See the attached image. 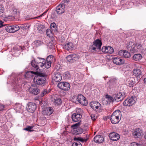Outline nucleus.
I'll list each match as a JSON object with an SVG mask.
<instances>
[{"instance_id": "obj_1", "label": "nucleus", "mask_w": 146, "mask_h": 146, "mask_svg": "<svg viewBox=\"0 0 146 146\" xmlns=\"http://www.w3.org/2000/svg\"><path fill=\"white\" fill-rule=\"evenodd\" d=\"M47 74L42 72H37L33 79L34 82L37 85L44 86L46 84Z\"/></svg>"}, {"instance_id": "obj_2", "label": "nucleus", "mask_w": 146, "mask_h": 146, "mask_svg": "<svg viewBox=\"0 0 146 146\" xmlns=\"http://www.w3.org/2000/svg\"><path fill=\"white\" fill-rule=\"evenodd\" d=\"M120 111L118 110L115 111L111 115L110 120L111 123L113 124H115L119 123L120 120L119 116Z\"/></svg>"}, {"instance_id": "obj_3", "label": "nucleus", "mask_w": 146, "mask_h": 146, "mask_svg": "<svg viewBox=\"0 0 146 146\" xmlns=\"http://www.w3.org/2000/svg\"><path fill=\"white\" fill-rule=\"evenodd\" d=\"M125 95L124 94L119 92L117 94H115L111 97L108 94L106 95V98L108 100H113L114 99L115 100H123L125 97Z\"/></svg>"}, {"instance_id": "obj_4", "label": "nucleus", "mask_w": 146, "mask_h": 146, "mask_svg": "<svg viewBox=\"0 0 146 146\" xmlns=\"http://www.w3.org/2000/svg\"><path fill=\"white\" fill-rule=\"evenodd\" d=\"M102 45V42L101 40L97 39L94 42L93 44L90 47V48L94 51H99Z\"/></svg>"}, {"instance_id": "obj_5", "label": "nucleus", "mask_w": 146, "mask_h": 146, "mask_svg": "<svg viewBox=\"0 0 146 146\" xmlns=\"http://www.w3.org/2000/svg\"><path fill=\"white\" fill-rule=\"evenodd\" d=\"M57 86L59 88L64 90H68L70 89V85L66 82H62L59 83Z\"/></svg>"}, {"instance_id": "obj_6", "label": "nucleus", "mask_w": 146, "mask_h": 146, "mask_svg": "<svg viewBox=\"0 0 146 146\" xmlns=\"http://www.w3.org/2000/svg\"><path fill=\"white\" fill-rule=\"evenodd\" d=\"M28 90L30 93L35 95H37L40 92V90L36 84L31 85L29 88Z\"/></svg>"}, {"instance_id": "obj_7", "label": "nucleus", "mask_w": 146, "mask_h": 146, "mask_svg": "<svg viewBox=\"0 0 146 146\" xmlns=\"http://www.w3.org/2000/svg\"><path fill=\"white\" fill-rule=\"evenodd\" d=\"M54 112V109L52 107L48 106L45 108L42 111V114L44 115L50 116Z\"/></svg>"}, {"instance_id": "obj_8", "label": "nucleus", "mask_w": 146, "mask_h": 146, "mask_svg": "<svg viewBox=\"0 0 146 146\" xmlns=\"http://www.w3.org/2000/svg\"><path fill=\"white\" fill-rule=\"evenodd\" d=\"M45 62H42L40 64H35V59L32 60L31 62V65L32 66V68L34 70H35L36 72H38L39 66L42 67L44 66Z\"/></svg>"}, {"instance_id": "obj_9", "label": "nucleus", "mask_w": 146, "mask_h": 146, "mask_svg": "<svg viewBox=\"0 0 146 146\" xmlns=\"http://www.w3.org/2000/svg\"><path fill=\"white\" fill-rule=\"evenodd\" d=\"M5 28L6 31L10 33H14L18 31L20 29L19 26L16 25L12 26H7Z\"/></svg>"}, {"instance_id": "obj_10", "label": "nucleus", "mask_w": 146, "mask_h": 146, "mask_svg": "<svg viewBox=\"0 0 146 146\" xmlns=\"http://www.w3.org/2000/svg\"><path fill=\"white\" fill-rule=\"evenodd\" d=\"M142 133V131L140 128L134 129L132 132V134L135 138L140 137Z\"/></svg>"}, {"instance_id": "obj_11", "label": "nucleus", "mask_w": 146, "mask_h": 146, "mask_svg": "<svg viewBox=\"0 0 146 146\" xmlns=\"http://www.w3.org/2000/svg\"><path fill=\"white\" fill-rule=\"evenodd\" d=\"M82 117V116L80 113H74L72 115V120L75 122L79 121L81 122L80 120Z\"/></svg>"}, {"instance_id": "obj_12", "label": "nucleus", "mask_w": 146, "mask_h": 146, "mask_svg": "<svg viewBox=\"0 0 146 146\" xmlns=\"http://www.w3.org/2000/svg\"><path fill=\"white\" fill-rule=\"evenodd\" d=\"M65 8L64 4H60L56 7V11L58 14H62L65 11Z\"/></svg>"}, {"instance_id": "obj_13", "label": "nucleus", "mask_w": 146, "mask_h": 146, "mask_svg": "<svg viewBox=\"0 0 146 146\" xmlns=\"http://www.w3.org/2000/svg\"><path fill=\"white\" fill-rule=\"evenodd\" d=\"M133 45V46L131 47L130 49H129V50H130L131 52L133 53L137 52L138 51V49H139L141 46V45L139 44H135L134 43V44Z\"/></svg>"}, {"instance_id": "obj_14", "label": "nucleus", "mask_w": 146, "mask_h": 146, "mask_svg": "<svg viewBox=\"0 0 146 146\" xmlns=\"http://www.w3.org/2000/svg\"><path fill=\"white\" fill-rule=\"evenodd\" d=\"M28 105L27 110L30 112L33 113L36 108V105L35 103L30 102Z\"/></svg>"}, {"instance_id": "obj_15", "label": "nucleus", "mask_w": 146, "mask_h": 146, "mask_svg": "<svg viewBox=\"0 0 146 146\" xmlns=\"http://www.w3.org/2000/svg\"><path fill=\"white\" fill-rule=\"evenodd\" d=\"M109 137L111 140L114 141L117 140L120 138L119 135L114 132L110 133L109 135Z\"/></svg>"}, {"instance_id": "obj_16", "label": "nucleus", "mask_w": 146, "mask_h": 146, "mask_svg": "<svg viewBox=\"0 0 146 146\" xmlns=\"http://www.w3.org/2000/svg\"><path fill=\"white\" fill-rule=\"evenodd\" d=\"M94 139L95 142L97 143H100L104 141V138L102 135H97L95 136Z\"/></svg>"}, {"instance_id": "obj_17", "label": "nucleus", "mask_w": 146, "mask_h": 146, "mask_svg": "<svg viewBox=\"0 0 146 146\" xmlns=\"http://www.w3.org/2000/svg\"><path fill=\"white\" fill-rule=\"evenodd\" d=\"M52 79L56 82H59L62 79V76L59 73L55 72L53 76Z\"/></svg>"}, {"instance_id": "obj_18", "label": "nucleus", "mask_w": 146, "mask_h": 146, "mask_svg": "<svg viewBox=\"0 0 146 146\" xmlns=\"http://www.w3.org/2000/svg\"><path fill=\"white\" fill-rule=\"evenodd\" d=\"M67 60L70 62H73L76 61L78 59V58L75 54H71L67 56Z\"/></svg>"}, {"instance_id": "obj_19", "label": "nucleus", "mask_w": 146, "mask_h": 146, "mask_svg": "<svg viewBox=\"0 0 146 146\" xmlns=\"http://www.w3.org/2000/svg\"><path fill=\"white\" fill-rule=\"evenodd\" d=\"M90 104L91 107L94 110L98 109L100 106V103L97 101H92Z\"/></svg>"}, {"instance_id": "obj_20", "label": "nucleus", "mask_w": 146, "mask_h": 146, "mask_svg": "<svg viewBox=\"0 0 146 146\" xmlns=\"http://www.w3.org/2000/svg\"><path fill=\"white\" fill-rule=\"evenodd\" d=\"M113 62L116 65H121L124 64V60L117 57L113 58Z\"/></svg>"}, {"instance_id": "obj_21", "label": "nucleus", "mask_w": 146, "mask_h": 146, "mask_svg": "<svg viewBox=\"0 0 146 146\" xmlns=\"http://www.w3.org/2000/svg\"><path fill=\"white\" fill-rule=\"evenodd\" d=\"M72 98L73 100H86V98L82 94L74 96Z\"/></svg>"}, {"instance_id": "obj_22", "label": "nucleus", "mask_w": 146, "mask_h": 146, "mask_svg": "<svg viewBox=\"0 0 146 146\" xmlns=\"http://www.w3.org/2000/svg\"><path fill=\"white\" fill-rule=\"evenodd\" d=\"M127 82V84L130 87L133 86L135 83V80L133 78H131L128 79Z\"/></svg>"}, {"instance_id": "obj_23", "label": "nucleus", "mask_w": 146, "mask_h": 146, "mask_svg": "<svg viewBox=\"0 0 146 146\" xmlns=\"http://www.w3.org/2000/svg\"><path fill=\"white\" fill-rule=\"evenodd\" d=\"M73 46V43L70 42L66 44L64 46L63 48L67 50H71Z\"/></svg>"}, {"instance_id": "obj_24", "label": "nucleus", "mask_w": 146, "mask_h": 146, "mask_svg": "<svg viewBox=\"0 0 146 146\" xmlns=\"http://www.w3.org/2000/svg\"><path fill=\"white\" fill-rule=\"evenodd\" d=\"M133 74L136 77L138 76L141 74V70L139 69H134L133 70Z\"/></svg>"}, {"instance_id": "obj_25", "label": "nucleus", "mask_w": 146, "mask_h": 146, "mask_svg": "<svg viewBox=\"0 0 146 146\" xmlns=\"http://www.w3.org/2000/svg\"><path fill=\"white\" fill-rule=\"evenodd\" d=\"M37 72H33L32 71H28L26 72L25 76L27 78H31L33 77V74H36Z\"/></svg>"}, {"instance_id": "obj_26", "label": "nucleus", "mask_w": 146, "mask_h": 146, "mask_svg": "<svg viewBox=\"0 0 146 146\" xmlns=\"http://www.w3.org/2000/svg\"><path fill=\"white\" fill-rule=\"evenodd\" d=\"M39 104L43 110L44 108L47 107V101H39Z\"/></svg>"}, {"instance_id": "obj_27", "label": "nucleus", "mask_w": 146, "mask_h": 146, "mask_svg": "<svg viewBox=\"0 0 146 146\" xmlns=\"http://www.w3.org/2000/svg\"><path fill=\"white\" fill-rule=\"evenodd\" d=\"M81 125V122L80 121H79L77 123L71 126V128L73 129L75 131Z\"/></svg>"}, {"instance_id": "obj_28", "label": "nucleus", "mask_w": 146, "mask_h": 146, "mask_svg": "<svg viewBox=\"0 0 146 146\" xmlns=\"http://www.w3.org/2000/svg\"><path fill=\"white\" fill-rule=\"evenodd\" d=\"M142 58L141 55L139 54H134L133 57V59L135 61L139 60Z\"/></svg>"}, {"instance_id": "obj_29", "label": "nucleus", "mask_w": 146, "mask_h": 146, "mask_svg": "<svg viewBox=\"0 0 146 146\" xmlns=\"http://www.w3.org/2000/svg\"><path fill=\"white\" fill-rule=\"evenodd\" d=\"M134 103L133 101H124L123 104L125 106H130L133 105Z\"/></svg>"}, {"instance_id": "obj_30", "label": "nucleus", "mask_w": 146, "mask_h": 146, "mask_svg": "<svg viewBox=\"0 0 146 146\" xmlns=\"http://www.w3.org/2000/svg\"><path fill=\"white\" fill-rule=\"evenodd\" d=\"M35 60V64H40L41 63L45 62V59L38 57Z\"/></svg>"}, {"instance_id": "obj_31", "label": "nucleus", "mask_w": 146, "mask_h": 146, "mask_svg": "<svg viewBox=\"0 0 146 146\" xmlns=\"http://www.w3.org/2000/svg\"><path fill=\"white\" fill-rule=\"evenodd\" d=\"M51 91V90L50 89H44L41 92V95L42 97L44 96L45 95L48 94Z\"/></svg>"}, {"instance_id": "obj_32", "label": "nucleus", "mask_w": 146, "mask_h": 146, "mask_svg": "<svg viewBox=\"0 0 146 146\" xmlns=\"http://www.w3.org/2000/svg\"><path fill=\"white\" fill-rule=\"evenodd\" d=\"M107 53L112 54L114 52V50L113 48L110 46H106Z\"/></svg>"}, {"instance_id": "obj_33", "label": "nucleus", "mask_w": 146, "mask_h": 146, "mask_svg": "<svg viewBox=\"0 0 146 146\" xmlns=\"http://www.w3.org/2000/svg\"><path fill=\"white\" fill-rule=\"evenodd\" d=\"M74 141H79L81 142H86L87 141V139H84L80 137H75L74 138Z\"/></svg>"}, {"instance_id": "obj_34", "label": "nucleus", "mask_w": 146, "mask_h": 146, "mask_svg": "<svg viewBox=\"0 0 146 146\" xmlns=\"http://www.w3.org/2000/svg\"><path fill=\"white\" fill-rule=\"evenodd\" d=\"M63 76L65 79H68L70 77L71 75L68 72H66L63 74Z\"/></svg>"}, {"instance_id": "obj_35", "label": "nucleus", "mask_w": 146, "mask_h": 146, "mask_svg": "<svg viewBox=\"0 0 146 146\" xmlns=\"http://www.w3.org/2000/svg\"><path fill=\"white\" fill-rule=\"evenodd\" d=\"M123 55V57L125 58H129L131 56L130 53L126 50H124V52Z\"/></svg>"}, {"instance_id": "obj_36", "label": "nucleus", "mask_w": 146, "mask_h": 146, "mask_svg": "<svg viewBox=\"0 0 146 146\" xmlns=\"http://www.w3.org/2000/svg\"><path fill=\"white\" fill-rule=\"evenodd\" d=\"M12 13L14 17H17L19 15V13L18 12L17 9H13Z\"/></svg>"}, {"instance_id": "obj_37", "label": "nucleus", "mask_w": 146, "mask_h": 146, "mask_svg": "<svg viewBox=\"0 0 146 146\" xmlns=\"http://www.w3.org/2000/svg\"><path fill=\"white\" fill-rule=\"evenodd\" d=\"M50 28L51 29L54 31H56L57 27L55 23H52L50 25Z\"/></svg>"}, {"instance_id": "obj_38", "label": "nucleus", "mask_w": 146, "mask_h": 146, "mask_svg": "<svg viewBox=\"0 0 146 146\" xmlns=\"http://www.w3.org/2000/svg\"><path fill=\"white\" fill-rule=\"evenodd\" d=\"M20 27L23 29H29L30 27V26L29 25L24 24L21 25Z\"/></svg>"}, {"instance_id": "obj_39", "label": "nucleus", "mask_w": 146, "mask_h": 146, "mask_svg": "<svg viewBox=\"0 0 146 146\" xmlns=\"http://www.w3.org/2000/svg\"><path fill=\"white\" fill-rule=\"evenodd\" d=\"M51 62H46L45 60V63L44 64V67L47 68H49L51 66Z\"/></svg>"}, {"instance_id": "obj_40", "label": "nucleus", "mask_w": 146, "mask_h": 146, "mask_svg": "<svg viewBox=\"0 0 146 146\" xmlns=\"http://www.w3.org/2000/svg\"><path fill=\"white\" fill-rule=\"evenodd\" d=\"M134 44V43L132 42H129L127 44V46L126 47H127V48L129 50V49H130L131 47H132L133 46V45Z\"/></svg>"}, {"instance_id": "obj_41", "label": "nucleus", "mask_w": 146, "mask_h": 146, "mask_svg": "<svg viewBox=\"0 0 146 146\" xmlns=\"http://www.w3.org/2000/svg\"><path fill=\"white\" fill-rule=\"evenodd\" d=\"M76 133L78 134H79L82 133L83 131V130L80 127H78L76 130Z\"/></svg>"}, {"instance_id": "obj_42", "label": "nucleus", "mask_w": 146, "mask_h": 146, "mask_svg": "<svg viewBox=\"0 0 146 146\" xmlns=\"http://www.w3.org/2000/svg\"><path fill=\"white\" fill-rule=\"evenodd\" d=\"M53 56L52 55H50L48 56L46 58L47 62H51L52 61V59Z\"/></svg>"}, {"instance_id": "obj_43", "label": "nucleus", "mask_w": 146, "mask_h": 146, "mask_svg": "<svg viewBox=\"0 0 146 146\" xmlns=\"http://www.w3.org/2000/svg\"><path fill=\"white\" fill-rule=\"evenodd\" d=\"M34 43L35 44L36 46H38L41 45L42 42L40 40H36L34 42Z\"/></svg>"}, {"instance_id": "obj_44", "label": "nucleus", "mask_w": 146, "mask_h": 146, "mask_svg": "<svg viewBox=\"0 0 146 146\" xmlns=\"http://www.w3.org/2000/svg\"><path fill=\"white\" fill-rule=\"evenodd\" d=\"M72 146H82V145L80 142L77 141L74 142Z\"/></svg>"}, {"instance_id": "obj_45", "label": "nucleus", "mask_w": 146, "mask_h": 146, "mask_svg": "<svg viewBox=\"0 0 146 146\" xmlns=\"http://www.w3.org/2000/svg\"><path fill=\"white\" fill-rule=\"evenodd\" d=\"M78 103H80L82 105L86 106L88 104V101H77Z\"/></svg>"}, {"instance_id": "obj_46", "label": "nucleus", "mask_w": 146, "mask_h": 146, "mask_svg": "<svg viewBox=\"0 0 146 146\" xmlns=\"http://www.w3.org/2000/svg\"><path fill=\"white\" fill-rule=\"evenodd\" d=\"M33 126H29L27 127L24 128V130H26L28 131H32L31 130V129H32L33 128Z\"/></svg>"}, {"instance_id": "obj_47", "label": "nucleus", "mask_w": 146, "mask_h": 146, "mask_svg": "<svg viewBox=\"0 0 146 146\" xmlns=\"http://www.w3.org/2000/svg\"><path fill=\"white\" fill-rule=\"evenodd\" d=\"M54 103L55 105L60 106L62 104L61 101H54Z\"/></svg>"}, {"instance_id": "obj_48", "label": "nucleus", "mask_w": 146, "mask_h": 146, "mask_svg": "<svg viewBox=\"0 0 146 146\" xmlns=\"http://www.w3.org/2000/svg\"><path fill=\"white\" fill-rule=\"evenodd\" d=\"M4 7L2 5H0V15H1L4 12Z\"/></svg>"}, {"instance_id": "obj_49", "label": "nucleus", "mask_w": 146, "mask_h": 146, "mask_svg": "<svg viewBox=\"0 0 146 146\" xmlns=\"http://www.w3.org/2000/svg\"><path fill=\"white\" fill-rule=\"evenodd\" d=\"M124 50H121L119 51L118 52V54L119 56H122L123 57Z\"/></svg>"}, {"instance_id": "obj_50", "label": "nucleus", "mask_w": 146, "mask_h": 146, "mask_svg": "<svg viewBox=\"0 0 146 146\" xmlns=\"http://www.w3.org/2000/svg\"><path fill=\"white\" fill-rule=\"evenodd\" d=\"M46 35L50 37V34L51 32L49 29H48L46 30Z\"/></svg>"}, {"instance_id": "obj_51", "label": "nucleus", "mask_w": 146, "mask_h": 146, "mask_svg": "<svg viewBox=\"0 0 146 146\" xmlns=\"http://www.w3.org/2000/svg\"><path fill=\"white\" fill-rule=\"evenodd\" d=\"M102 51L103 52L107 53L106 46H103L102 49Z\"/></svg>"}, {"instance_id": "obj_52", "label": "nucleus", "mask_w": 146, "mask_h": 146, "mask_svg": "<svg viewBox=\"0 0 146 146\" xmlns=\"http://www.w3.org/2000/svg\"><path fill=\"white\" fill-rule=\"evenodd\" d=\"M102 103L104 105L109 104L110 103V101H102Z\"/></svg>"}, {"instance_id": "obj_53", "label": "nucleus", "mask_w": 146, "mask_h": 146, "mask_svg": "<svg viewBox=\"0 0 146 146\" xmlns=\"http://www.w3.org/2000/svg\"><path fill=\"white\" fill-rule=\"evenodd\" d=\"M130 98L128 100H137V98H135V96H133L131 97H130Z\"/></svg>"}, {"instance_id": "obj_54", "label": "nucleus", "mask_w": 146, "mask_h": 146, "mask_svg": "<svg viewBox=\"0 0 146 146\" xmlns=\"http://www.w3.org/2000/svg\"><path fill=\"white\" fill-rule=\"evenodd\" d=\"M130 146H140V145L136 143L133 142L131 143Z\"/></svg>"}, {"instance_id": "obj_55", "label": "nucleus", "mask_w": 146, "mask_h": 146, "mask_svg": "<svg viewBox=\"0 0 146 146\" xmlns=\"http://www.w3.org/2000/svg\"><path fill=\"white\" fill-rule=\"evenodd\" d=\"M91 117L92 120L94 121L95 120L96 118V116H95L94 114H91Z\"/></svg>"}, {"instance_id": "obj_56", "label": "nucleus", "mask_w": 146, "mask_h": 146, "mask_svg": "<svg viewBox=\"0 0 146 146\" xmlns=\"http://www.w3.org/2000/svg\"><path fill=\"white\" fill-rule=\"evenodd\" d=\"M5 106L2 104H0V111L3 110Z\"/></svg>"}, {"instance_id": "obj_57", "label": "nucleus", "mask_w": 146, "mask_h": 146, "mask_svg": "<svg viewBox=\"0 0 146 146\" xmlns=\"http://www.w3.org/2000/svg\"><path fill=\"white\" fill-rule=\"evenodd\" d=\"M3 22L2 21H1V23H0V28L1 27H2V26H4L3 25Z\"/></svg>"}, {"instance_id": "obj_58", "label": "nucleus", "mask_w": 146, "mask_h": 146, "mask_svg": "<svg viewBox=\"0 0 146 146\" xmlns=\"http://www.w3.org/2000/svg\"><path fill=\"white\" fill-rule=\"evenodd\" d=\"M82 111V110L80 108H78L76 110L77 112L78 111Z\"/></svg>"}, {"instance_id": "obj_59", "label": "nucleus", "mask_w": 146, "mask_h": 146, "mask_svg": "<svg viewBox=\"0 0 146 146\" xmlns=\"http://www.w3.org/2000/svg\"><path fill=\"white\" fill-rule=\"evenodd\" d=\"M144 81L145 83L146 84V78H145L144 80Z\"/></svg>"}, {"instance_id": "obj_60", "label": "nucleus", "mask_w": 146, "mask_h": 146, "mask_svg": "<svg viewBox=\"0 0 146 146\" xmlns=\"http://www.w3.org/2000/svg\"><path fill=\"white\" fill-rule=\"evenodd\" d=\"M59 99H54V100H57V101H58V100H59Z\"/></svg>"}, {"instance_id": "obj_61", "label": "nucleus", "mask_w": 146, "mask_h": 146, "mask_svg": "<svg viewBox=\"0 0 146 146\" xmlns=\"http://www.w3.org/2000/svg\"><path fill=\"white\" fill-rule=\"evenodd\" d=\"M46 12H46H44V13L42 14L41 15H40V17L42 16L43 15V14H44V13H45Z\"/></svg>"}, {"instance_id": "obj_62", "label": "nucleus", "mask_w": 146, "mask_h": 146, "mask_svg": "<svg viewBox=\"0 0 146 146\" xmlns=\"http://www.w3.org/2000/svg\"><path fill=\"white\" fill-rule=\"evenodd\" d=\"M145 138L146 139V134L145 136Z\"/></svg>"}, {"instance_id": "obj_63", "label": "nucleus", "mask_w": 146, "mask_h": 146, "mask_svg": "<svg viewBox=\"0 0 146 146\" xmlns=\"http://www.w3.org/2000/svg\"><path fill=\"white\" fill-rule=\"evenodd\" d=\"M125 100L126 101L127 100V99Z\"/></svg>"}, {"instance_id": "obj_64", "label": "nucleus", "mask_w": 146, "mask_h": 146, "mask_svg": "<svg viewBox=\"0 0 146 146\" xmlns=\"http://www.w3.org/2000/svg\"><path fill=\"white\" fill-rule=\"evenodd\" d=\"M96 132H94V134L96 133Z\"/></svg>"}]
</instances>
